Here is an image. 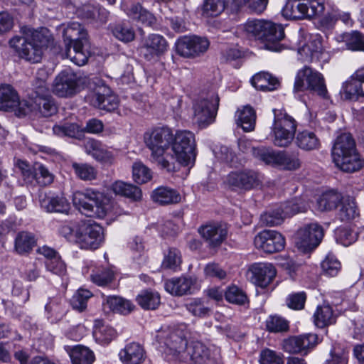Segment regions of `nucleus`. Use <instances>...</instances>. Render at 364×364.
I'll return each instance as SVG.
<instances>
[{"instance_id":"nucleus-1","label":"nucleus","mask_w":364,"mask_h":364,"mask_svg":"<svg viewBox=\"0 0 364 364\" xmlns=\"http://www.w3.org/2000/svg\"><path fill=\"white\" fill-rule=\"evenodd\" d=\"M173 134L166 126L154 127L144 134V142L151 151L150 159L168 172L175 171V159L169 151Z\"/></svg>"},{"instance_id":"nucleus-2","label":"nucleus","mask_w":364,"mask_h":364,"mask_svg":"<svg viewBox=\"0 0 364 364\" xmlns=\"http://www.w3.org/2000/svg\"><path fill=\"white\" fill-rule=\"evenodd\" d=\"M58 232L68 242L76 243L85 250L98 249L105 240L103 228L96 223L80 224L70 221L62 225Z\"/></svg>"},{"instance_id":"nucleus-3","label":"nucleus","mask_w":364,"mask_h":364,"mask_svg":"<svg viewBox=\"0 0 364 364\" xmlns=\"http://www.w3.org/2000/svg\"><path fill=\"white\" fill-rule=\"evenodd\" d=\"M21 36H14L9 41L10 46L21 58L32 63L41 62L46 42L44 28L25 26L21 28Z\"/></svg>"},{"instance_id":"nucleus-4","label":"nucleus","mask_w":364,"mask_h":364,"mask_svg":"<svg viewBox=\"0 0 364 364\" xmlns=\"http://www.w3.org/2000/svg\"><path fill=\"white\" fill-rule=\"evenodd\" d=\"M333 161L343 172L354 173L364 166V160L359 154L352 134L343 132L339 134L331 150Z\"/></svg>"},{"instance_id":"nucleus-5","label":"nucleus","mask_w":364,"mask_h":364,"mask_svg":"<svg viewBox=\"0 0 364 364\" xmlns=\"http://www.w3.org/2000/svg\"><path fill=\"white\" fill-rule=\"evenodd\" d=\"M65 53L63 56L70 58L79 66L84 65L88 60V52L84 49L87 42V33L78 22H71L63 29Z\"/></svg>"},{"instance_id":"nucleus-6","label":"nucleus","mask_w":364,"mask_h":364,"mask_svg":"<svg viewBox=\"0 0 364 364\" xmlns=\"http://www.w3.org/2000/svg\"><path fill=\"white\" fill-rule=\"evenodd\" d=\"M244 30L249 36L261 40L267 50L280 51L282 46L279 42L284 39V28L269 21L252 19L244 25Z\"/></svg>"},{"instance_id":"nucleus-7","label":"nucleus","mask_w":364,"mask_h":364,"mask_svg":"<svg viewBox=\"0 0 364 364\" xmlns=\"http://www.w3.org/2000/svg\"><path fill=\"white\" fill-rule=\"evenodd\" d=\"M107 201L103 193L91 188L77 191L73 196L74 206L88 217L105 218L109 209Z\"/></svg>"},{"instance_id":"nucleus-8","label":"nucleus","mask_w":364,"mask_h":364,"mask_svg":"<svg viewBox=\"0 0 364 364\" xmlns=\"http://www.w3.org/2000/svg\"><path fill=\"white\" fill-rule=\"evenodd\" d=\"M274 122L270 136L272 143L279 147L289 146L295 137L297 122L284 110L273 109Z\"/></svg>"},{"instance_id":"nucleus-9","label":"nucleus","mask_w":364,"mask_h":364,"mask_svg":"<svg viewBox=\"0 0 364 364\" xmlns=\"http://www.w3.org/2000/svg\"><path fill=\"white\" fill-rule=\"evenodd\" d=\"M252 154L266 164L281 166L288 171H295L301 166L299 153L274 151L264 146L250 147Z\"/></svg>"},{"instance_id":"nucleus-10","label":"nucleus","mask_w":364,"mask_h":364,"mask_svg":"<svg viewBox=\"0 0 364 364\" xmlns=\"http://www.w3.org/2000/svg\"><path fill=\"white\" fill-rule=\"evenodd\" d=\"M219 97L214 88L203 90L193 104V121L200 128L211 124L216 115Z\"/></svg>"},{"instance_id":"nucleus-11","label":"nucleus","mask_w":364,"mask_h":364,"mask_svg":"<svg viewBox=\"0 0 364 364\" xmlns=\"http://www.w3.org/2000/svg\"><path fill=\"white\" fill-rule=\"evenodd\" d=\"M186 336L187 332L181 328L166 327L157 331L156 338L161 351L180 360L188 343Z\"/></svg>"},{"instance_id":"nucleus-12","label":"nucleus","mask_w":364,"mask_h":364,"mask_svg":"<svg viewBox=\"0 0 364 364\" xmlns=\"http://www.w3.org/2000/svg\"><path fill=\"white\" fill-rule=\"evenodd\" d=\"M194 134L188 131H178L173 136L169 151L175 159V171L177 162L183 166L193 165L196 154Z\"/></svg>"},{"instance_id":"nucleus-13","label":"nucleus","mask_w":364,"mask_h":364,"mask_svg":"<svg viewBox=\"0 0 364 364\" xmlns=\"http://www.w3.org/2000/svg\"><path fill=\"white\" fill-rule=\"evenodd\" d=\"M294 92L309 90L323 99L328 97L325 80L321 73L310 67L304 66L296 75Z\"/></svg>"},{"instance_id":"nucleus-14","label":"nucleus","mask_w":364,"mask_h":364,"mask_svg":"<svg viewBox=\"0 0 364 364\" xmlns=\"http://www.w3.org/2000/svg\"><path fill=\"white\" fill-rule=\"evenodd\" d=\"M324 11V5L318 0H287L282 15L287 19H303L318 15Z\"/></svg>"},{"instance_id":"nucleus-15","label":"nucleus","mask_w":364,"mask_h":364,"mask_svg":"<svg viewBox=\"0 0 364 364\" xmlns=\"http://www.w3.org/2000/svg\"><path fill=\"white\" fill-rule=\"evenodd\" d=\"M81 77L70 69L61 71L55 78L52 85V91L61 97H70L80 90Z\"/></svg>"},{"instance_id":"nucleus-16","label":"nucleus","mask_w":364,"mask_h":364,"mask_svg":"<svg viewBox=\"0 0 364 364\" xmlns=\"http://www.w3.org/2000/svg\"><path fill=\"white\" fill-rule=\"evenodd\" d=\"M324 235L323 228L311 223L301 228L296 233L295 244L303 252L315 249L321 242Z\"/></svg>"},{"instance_id":"nucleus-17","label":"nucleus","mask_w":364,"mask_h":364,"mask_svg":"<svg viewBox=\"0 0 364 364\" xmlns=\"http://www.w3.org/2000/svg\"><path fill=\"white\" fill-rule=\"evenodd\" d=\"M262 177L258 172L245 169L232 171L226 177V184L232 190L250 191L262 184Z\"/></svg>"},{"instance_id":"nucleus-18","label":"nucleus","mask_w":364,"mask_h":364,"mask_svg":"<svg viewBox=\"0 0 364 364\" xmlns=\"http://www.w3.org/2000/svg\"><path fill=\"white\" fill-rule=\"evenodd\" d=\"M210 46L206 38L197 36H183L176 43L177 53L186 58H195L207 51Z\"/></svg>"},{"instance_id":"nucleus-19","label":"nucleus","mask_w":364,"mask_h":364,"mask_svg":"<svg viewBox=\"0 0 364 364\" xmlns=\"http://www.w3.org/2000/svg\"><path fill=\"white\" fill-rule=\"evenodd\" d=\"M299 59L302 62H326L328 55L323 49L321 37L310 36L309 41L298 49Z\"/></svg>"},{"instance_id":"nucleus-20","label":"nucleus","mask_w":364,"mask_h":364,"mask_svg":"<svg viewBox=\"0 0 364 364\" xmlns=\"http://www.w3.org/2000/svg\"><path fill=\"white\" fill-rule=\"evenodd\" d=\"M318 343L316 333H305L292 336L283 341V349L289 353L306 355Z\"/></svg>"},{"instance_id":"nucleus-21","label":"nucleus","mask_w":364,"mask_h":364,"mask_svg":"<svg viewBox=\"0 0 364 364\" xmlns=\"http://www.w3.org/2000/svg\"><path fill=\"white\" fill-rule=\"evenodd\" d=\"M255 245L266 253L272 254L279 252L284 248V237L278 232L264 230L255 237Z\"/></svg>"},{"instance_id":"nucleus-22","label":"nucleus","mask_w":364,"mask_h":364,"mask_svg":"<svg viewBox=\"0 0 364 364\" xmlns=\"http://www.w3.org/2000/svg\"><path fill=\"white\" fill-rule=\"evenodd\" d=\"M166 39L159 34H150L139 48L140 55L148 61L156 60L167 50Z\"/></svg>"},{"instance_id":"nucleus-23","label":"nucleus","mask_w":364,"mask_h":364,"mask_svg":"<svg viewBox=\"0 0 364 364\" xmlns=\"http://www.w3.org/2000/svg\"><path fill=\"white\" fill-rule=\"evenodd\" d=\"M228 231L227 225L219 222L208 223L198 228L199 234L210 248L220 246L227 237Z\"/></svg>"},{"instance_id":"nucleus-24","label":"nucleus","mask_w":364,"mask_h":364,"mask_svg":"<svg viewBox=\"0 0 364 364\" xmlns=\"http://www.w3.org/2000/svg\"><path fill=\"white\" fill-rule=\"evenodd\" d=\"M88 99L92 106L107 112L115 110L119 105L117 96L106 85L97 87L95 91L88 96Z\"/></svg>"},{"instance_id":"nucleus-25","label":"nucleus","mask_w":364,"mask_h":364,"mask_svg":"<svg viewBox=\"0 0 364 364\" xmlns=\"http://www.w3.org/2000/svg\"><path fill=\"white\" fill-rule=\"evenodd\" d=\"M340 93L347 100H357L360 97H364V68L357 70L343 83Z\"/></svg>"},{"instance_id":"nucleus-26","label":"nucleus","mask_w":364,"mask_h":364,"mask_svg":"<svg viewBox=\"0 0 364 364\" xmlns=\"http://www.w3.org/2000/svg\"><path fill=\"white\" fill-rule=\"evenodd\" d=\"M210 358V350L200 341H193L186 346L180 357L183 362L192 361L195 364H205Z\"/></svg>"},{"instance_id":"nucleus-27","label":"nucleus","mask_w":364,"mask_h":364,"mask_svg":"<svg viewBox=\"0 0 364 364\" xmlns=\"http://www.w3.org/2000/svg\"><path fill=\"white\" fill-rule=\"evenodd\" d=\"M251 281L262 288L267 287L275 277L277 271L269 263H257L251 266Z\"/></svg>"},{"instance_id":"nucleus-28","label":"nucleus","mask_w":364,"mask_h":364,"mask_svg":"<svg viewBox=\"0 0 364 364\" xmlns=\"http://www.w3.org/2000/svg\"><path fill=\"white\" fill-rule=\"evenodd\" d=\"M17 166L21 171L22 176L26 183L40 186H45L46 169L43 165H38L32 168L24 161L18 160Z\"/></svg>"},{"instance_id":"nucleus-29","label":"nucleus","mask_w":364,"mask_h":364,"mask_svg":"<svg viewBox=\"0 0 364 364\" xmlns=\"http://www.w3.org/2000/svg\"><path fill=\"white\" fill-rule=\"evenodd\" d=\"M124 364H141L145 358L143 347L137 343H130L125 346L119 353Z\"/></svg>"},{"instance_id":"nucleus-30","label":"nucleus","mask_w":364,"mask_h":364,"mask_svg":"<svg viewBox=\"0 0 364 364\" xmlns=\"http://www.w3.org/2000/svg\"><path fill=\"white\" fill-rule=\"evenodd\" d=\"M22 105L16 90L9 85L0 86V109H14Z\"/></svg>"},{"instance_id":"nucleus-31","label":"nucleus","mask_w":364,"mask_h":364,"mask_svg":"<svg viewBox=\"0 0 364 364\" xmlns=\"http://www.w3.org/2000/svg\"><path fill=\"white\" fill-rule=\"evenodd\" d=\"M69 353L72 364H92L95 357L94 353L87 347L77 345L75 346H65Z\"/></svg>"},{"instance_id":"nucleus-32","label":"nucleus","mask_w":364,"mask_h":364,"mask_svg":"<svg viewBox=\"0 0 364 364\" xmlns=\"http://www.w3.org/2000/svg\"><path fill=\"white\" fill-rule=\"evenodd\" d=\"M193 280L191 277L172 278L165 282L166 290L175 296H183L190 293Z\"/></svg>"},{"instance_id":"nucleus-33","label":"nucleus","mask_w":364,"mask_h":364,"mask_svg":"<svg viewBox=\"0 0 364 364\" xmlns=\"http://www.w3.org/2000/svg\"><path fill=\"white\" fill-rule=\"evenodd\" d=\"M251 84L257 90L262 91H273L279 85V80L267 72H259L251 79Z\"/></svg>"},{"instance_id":"nucleus-34","label":"nucleus","mask_w":364,"mask_h":364,"mask_svg":"<svg viewBox=\"0 0 364 364\" xmlns=\"http://www.w3.org/2000/svg\"><path fill=\"white\" fill-rule=\"evenodd\" d=\"M103 305L105 309L107 307L110 311L122 315L130 314L134 309V305L129 300L118 296H106Z\"/></svg>"},{"instance_id":"nucleus-35","label":"nucleus","mask_w":364,"mask_h":364,"mask_svg":"<svg viewBox=\"0 0 364 364\" xmlns=\"http://www.w3.org/2000/svg\"><path fill=\"white\" fill-rule=\"evenodd\" d=\"M151 198L155 203L161 205L177 203L181 200V196L176 190L166 186L156 188L152 192Z\"/></svg>"},{"instance_id":"nucleus-36","label":"nucleus","mask_w":364,"mask_h":364,"mask_svg":"<svg viewBox=\"0 0 364 364\" xmlns=\"http://www.w3.org/2000/svg\"><path fill=\"white\" fill-rule=\"evenodd\" d=\"M127 14L132 19L141 22L145 26L156 28V18L139 4L132 5L127 9Z\"/></svg>"},{"instance_id":"nucleus-37","label":"nucleus","mask_w":364,"mask_h":364,"mask_svg":"<svg viewBox=\"0 0 364 364\" xmlns=\"http://www.w3.org/2000/svg\"><path fill=\"white\" fill-rule=\"evenodd\" d=\"M112 190L115 194L124 196L133 201H139L142 198L141 190L138 186L122 181H115L112 185Z\"/></svg>"},{"instance_id":"nucleus-38","label":"nucleus","mask_w":364,"mask_h":364,"mask_svg":"<svg viewBox=\"0 0 364 364\" xmlns=\"http://www.w3.org/2000/svg\"><path fill=\"white\" fill-rule=\"evenodd\" d=\"M296 144L301 149L309 151L317 150L321 146L319 138L315 132L309 130H304L297 134Z\"/></svg>"},{"instance_id":"nucleus-39","label":"nucleus","mask_w":364,"mask_h":364,"mask_svg":"<svg viewBox=\"0 0 364 364\" xmlns=\"http://www.w3.org/2000/svg\"><path fill=\"white\" fill-rule=\"evenodd\" d=\"M341 203L338 218L341 221L350 222L359 216V209L354 198L350 196L343 198Z\"/></svg>"},{"instance_id":"nucleus-40","label":"nucleus","mask_w":364,"mask_h":364,"mask_svg":"<svg viewBox=\"0 0 364 364\" xmlns=\"http://www.w3.org/2000/svg\"><path fill=\"white\" fill-rule=\"evenodd\" d=\"M136 301L144 310H155L161 304V297L157 291L146 289L136 296Z\"/></svg>"},{"instance_id":"nucleus-41","label":"nucleus","mask_w":364,"mask_h":364,"mask_svg":"<svg viewBox=\"0 0 364 364\" xmlns=\"http://www.w3.org/2000/svg\"><path fill=\"white\" fill-rule=\"evenodd\" d=\"M267 4L268 0H232L231 9L237 13L246 6L250 12L259 14L266 9Z\"/></svg>"},{"instance_id":"nucleus-42","label":"nucleus","mask_w":364,"mask_h":364,"mask_svg":"<svg viewBox=\"0 0 364 364\" xmlns=\"http://www.w3.org/2000/svg\"><path fill=\"white\" fill-rule=\"evenodd\" d=\"M36 245L35 236L28 232H21L15 238L14 250L18 255L29 253Z\"/></svg>"},{"instance_id":"nucleus-43","label":"nucleus","mask_w":364,"mask_h":364,"mask_svg":"<svg viewBox=\"0 0 364 364\" xmlns=\"http://www.w3.org/2000/svg\"><path fill=\"white\" fill-rule=\"evenodd\" d=\"M63 5L76 12L81 18L90 21L91 18L95 16L97 6L85 4L81 6L82 2L80 0H63Z\"/></svg>"},{"instance_id":"nucleus-44","label":"nucleus","mask_w":364,"mask_h":364,"mask_svg":"<svg viewBox=\"0 0 364 364\" xmlns=\"http://www.w3.org/2000/svg\"><path fill=\"white\" fill-rule=\"evenodd\" d=\"M314 323L318 328H324L336 322V316L329 305L318 306L314 314Z\"/></svg>"},{"instance_id":"nucleus-45","label":"nucleus","mask_w":364,"mask_h":364,"mask_svg":"<svg viewBox=\"0 0 364 364\" xmlns=\"http://www.w3.org/2000/svg\"><path fill=\"white\" fill-rule=\"evenodd\" d=\"M237 123L245 132L254 130L256 122V113L250 106H245L237 112Z\"/></svg>"},{"instance_id":"nucleus-46","label":"nucleus","mask_w":364,"mask_h":364,"mask_svg":"<svg viewBox=\"0 0 364 364\" xmlns=\"http://www.w3.org/2000/svg\"><path fill=\"white\" fill-rule=\"evenodd\" d=\"M341 200V195L338 192L333 191H327L318 198V208L321 211L331 210L338 206Z\"/></svg>"},{"instance_id":"nucleus-47","label":"nucleus","mask_w":364,"mask_h":364,"mask_svg":"<svg viewBox=\"0 0 364 364\" xmlns=\"http://www.w3.org/2000/svg\"><path fill=\"white\" fill-rule=\"evenodd\" d=\"M109 28L114 36L121 41L127 43L134 39L135 33L128 23L118 22L110 24Z\"/></svg>"},{"instance_id":"nucleus-48","label":"nucleus","mask_w":364,"mask_h":364,"mask_svg":"<svg viewBox=\"0 0 364 364\" xmlns=\"http://www.w3.org/2000/svg\"><path fill=\"white\" fill-rule=\"evenodd\" d=\"M47 270L58 275L66 272V267L60 256L53 249L47 247Z\"/></svg>"},{"instance_id":"nucleus-49","label":"nucleus","mask_w":364,"mask_h":364,"mask_svg":"<svg viewBox=\"0 0 364 364\" xmlns=\"http://www.w3.org/2000/svg\"><path fill=\"white\" fill-rule=\"evenodd\" d=\"M44 70L38 72L36 80L33 85L35 103L46 109V80L44 79Z\"/></svg>"},{"instance_id":"nucleus-50","label":"nucleus","mask_w":364,"mask_h":364,"mask_svg":"<svg viewBox=\"0 0 364 364\" xmlns=\"http://www.w3.org/2000/svg\"><path fill=\"white\" fill-rule=\"evenodd\" d=\"M341 20L344 23L348 24L350 22V17L348 13L339 10H332L331 12L326 14L320 21L321 26L326 29L333 28L337 21Z\"/></svg>"},{"instance_id":"nucleus-51","label":"nucleus","mask_w":364,"mask_h":364,"mask_svg":"<svg viewBox=\"0 0 364 364\" xmlns=\"http://www.w3.org/2000/svg\"><path fill=\"white\" fill-rule=\"evenodd\" d=\"M54 134L67 136L72 138L80 139L83 135V129L77 124H65L63 126L55 125L53 127Z\"/></svg>"},{"instance_id":"nucleus-52","label":"nucleus","mask_w":364,"mask_h":364,"mask_svg":"<svg viewBox=\"0 0 364 364\" xmlns=\"http://www.w3.org/2000/svg\"><path fill=\"white\" fill-rule=\"evenodd\" d=\"M72 167L75 174L81 180L92 181L97 177V170L88 164L74 162Z\"/></svg>"},{"instance_id":"nucleus-53","label":"nucleus","mask_w":364,"mask_h":364,"mask_svg":"<svg viewBox=\"0 0 364 364\" xmlns=\"http://www.w3.org/2000/svg\"><path fill=\"white\" fill-rule=\"evenodd\" d=\"M92 296V294L89 290L80 289L72 296L70 305L74 309L82 312L87 308V301Z\"/></svg>"},{"instance_id":"nucleus-54","label":"nucleus","mask_w":364,"mask_h":364,"mask_svg":"<svg viewBox=\"0 0 364 364\" xmlns=\"http://www.w3.org/2000/svg\"><path fill=\"white\" fill-rule=\"evenodd\" d=\"M225 8L224 0H204L202 6L203 15L208 16H217L220 14Z\"/></svg>"},{"instance_id":"nucleus-55","label":"nucleus","mask_w":364,"mask_h":364,"mask_svg":"<svg viewBox=\"0 0 364 364\" xmlns=\"http://www.w3.org/2000/svg\"><path fill=\"white\" fill-rule=\"evenodd\" d=\"M321 269L323 272L330 277H335L341 269V262L332 254H328L322 261Z\"/></svg>"},{"instance_id":"nucleus-56","label":"nucleus","mask_w":364,"mask_h":364,"mask_svg":"<svg viewBox=\"0 0 364 364\" xmlns=\"http://www.w3.org/2000/svg\"><path fill=\"white\" fill-rule=\"evenodd\" d=\"M181 263L180 251L174 247H170L164 254L162 267L165 269H176Z\"/></svg>"},{"instance_id":"nucleus-57","label":"nucleus","mask_w":364,"mask_h":364,"mask_svg":"<svg viewBox=\"0 0 364 364\" xmlns=\"http://www.w3.org/2000/svg\"><path fill=\"white\" fill-rule=\"evenodd\" d=\"M225 296L228 302L235 304L242 305L247 301L246 294L235 285L228 287L225 292Z\"/></svg>"},{"instance_id":"nucleus-58","label":"nucleus","mask_w":364,"mask_h":364,"mask_svg":"<svg viewBox=\"0 0 364 364\" xmlns=\"http://www.w3.org/2000/svg\"><path fill=\"white\" fill-rule=\"evenodd\" d=\"M134 181L139 184L145 183L151 178L150 169L141 162H136L132 166Z\"/></svg>"},{"instance_id":"nucleus-59","label":"nucleus","mask_w":364,"mask_h":364,"mask_svg":"<svg viewBox=\"0 0 364 364\" xmlns=\"http://www.w3.org/2000/svg\"><path fill=\"white\" fill-rule=\"evenodd\" d=\"M70 205L63 196L52 197L47 204V212L68 213Z\"/></svg>"},{"instance_id":"nucleus-60","label":"nucleus","mask_w":364,"mask_h":364,"mask_svg":"<svg viewBox=\"0 0 364 364\" xmlns=\"http://www.w3.org/2000/svg\"><path fill=\"white\" fill-rule=\"evenodd\" d=\"M284 218L282 211L278 207L261 215L260 220L264 225L275 226L282 224Z\"/></svg>"},{"instance_id":"nucleus-61","label":"nucleus","mask_w":364,"mask_h":364,"mask_svg":"<svg viewBox=\"0 0 364 364\" xmlns=\"http://www.w3.org/2000/svg\"><path fill=\"white\" fill-rule=\"evenodd\" d=\"M357 237V232L347 228H340L336 231V242L346 247L356 241Z\"/></svg>"},{"instance_id":"nucleus-62","label":"nucleus","mask_w":364,"mask_h":364,"mask_svg":"<svg viewBox=\"0 0 364 364\" xmlns=\"http://www.w3.org/2000/svg\"><path fill=\"white\" fill-rule=\"evenodd\" d=\"M186 308L192 315L198 317H205L210 312V309L200 299L191 300L186 304Z\"/></svg>"},{"instance_id":"nucleus-63","label":"nucleus","mask_w":364,"mask_h":364,"mask_svg":"<svg viewBox=\"0 0 364 364\" xmlns=\"http://www.w3.org/2000/svg\"><path fill=\"white\" fill-rule=\"evenodd\" d=\"M266 327L269 332L278 333L287 331L289 324L287 320L280 316H270L266 321Z\"/></svg>"},{"instance_id":"nucleus-64","label":"nucleus","mask_w":364,"mask_h":364,"mask_svg":"<svg viewBox=\"0 0 364 364\" xmlns=\"http://www.w3.org/2000/svg\"><path fill=\"white\" fill-rule=\"evenodd\" d=\"M93 334L97 341L103 344H107L115 337L116 331L110 326L102 325L95 328Z\"/></svg>"}]
</instances>
